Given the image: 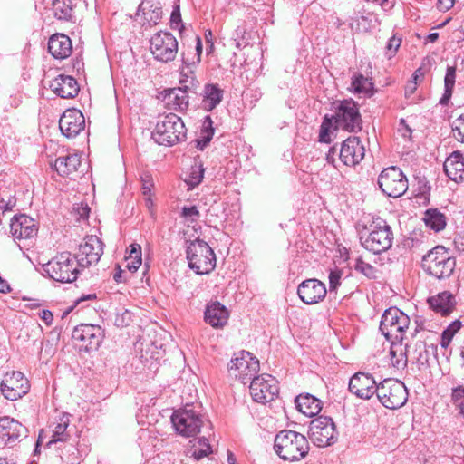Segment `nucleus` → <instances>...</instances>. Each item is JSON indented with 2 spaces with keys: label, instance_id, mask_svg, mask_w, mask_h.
I'll return each instance as SVG.
<instances>
[{
  "label": "nucleus",
  "instance_id": "1",
  "mask_svg": "<svg viewBox=\"0 0 464 464\" xmlns=\"http://www.w3.org/2000/svg\"><path fill=\"white\" fill-rule=\"evenodd\" d=\"M274 450L280 459L295 462L307 456L310 446L304 435L295 430H283L275 437Z\"/></svg>",
  "mask_w": 464,
  "mask_h": 464
},
{
  "label": "nucleus",
  "instance_id": "2",
  "mask_svg": "<svg viewBox=\"0 0 464 464\" xmlns=\"http://www.w3.org/2000/svg\"><path fill=\"white\" fill-rule=\"evenodd\" d=\"M393 232L387 221L376 218L369 225L368 231L360 237L362 246L374 255L389 250L393 243Z\"/></svg>",
  "mask_w": 464,
  "mask_h": 464
},
{
  "label": "nucleus",
  "instance_id": "3",
  "mask_svg": "<svg viewBox=\"0 0 464 464\" xmlns=\"http://www.w3.org/2000/svg\"><path fill=\"white\" fill-rule=\"evenodd\" d=\"M423 271L438 280L449 278L456 267V260L443 246H437L422 256Z\"/></svg>",
  "mask_w": 464,
  "mask_h": 464
},
{
  "label": "nucleus",
  "instance_id": "4",
  "mask_svg": "<svg viewBox=\"0 0 464 464\" xmlns=\"http://www.w3.org/2000/svg\"><path fill=\"white\" fill-rule=\"evenodd\" d=\"M186 254L189 267L198 275L209 274L216 267V255L204 240L187 242Z\"/></svg>",
  "mask_w": 464,
  "mask_h": 464
},
{
  "label": "nucleus",
  "instance_id": "5",
  "mask_svg": "<svg viewBox=\"0 0 464 464\" xmlns=\"http://www.w3.org/2000/svg\"><path fill=\"white\" fill-rule=\"evenodd\" d=\"M187 130L181 118L169 113L160 120L152 132V138L160 145L172 146L186 139Z\"/></svg>",
  "mask_w": 464,
  "mask_h": 464
},
{
  "label": "nucleus",
  "instance_id": "6",
  "mask_svg": "<svg viewBox=\"0 0 464 464\" xmlns=\"http://www.w3.org/2000/svg\"><path fill=\"white\" fill-rule=\"evenodd\" d=\"M334 114L332 115L336 129L348 132H358L362 128V119L359 104L353 99L337 101L334 103Z\"/></svg>",
  "mask_w": 464,
  "mask_h": 464
},
{
  "label": "nucleus",
  "instance_id": "7",
  "mask_svg": "<svg viewBox=\"0 0 464 464\" xmlns=\"http://www.w3.org/2000/svg\"><path fill=\"white\" fill-rule=\"evenodd\" d=\"M205 416L196 410L193 404L174 411L171 423L175 430L181 436L188 438L199 433L204 426Z\"/></svg>",
  "mask_w": 464,
  "mask_h": 464
},
{
  "label": "nucleus",
  "instance_id": "8",
  "mask_svg": "<svg viewBox=\"0 0 464 464\" xmlns=\"http://www.w3.org/2000/svg\"><path fill=\"white\" fill-rule=\"evenodd\" d=\"M78 263L70 253H62L43 266L50 278L60 283H72L77 279Z\"/></svg>",
  "mask_w": 464,
  "mask_h": 464
},
{
  "label": "nucleus",
  "instance_id": "9",
  "mask_svg": "<svg viewBox=\"0 0 464 464\" xmlns=\"http://www.w3.org/2000/svg\"><path fill=\"white\" fill-rule=\"evenodd\" d=\"M410 324L409 316L397 307L385 310L380 323V331L388 341L401 343Z\"/></svg>",
  "mask_w": 464,
  "mask_h": 464
},
{
  "label": "nucleus",
  "instance_id": "10",
  "mask_svg": "<svg viewBox=\"0 0 464 464\" xmlns=\"http://www.w3.org/2000/svg\"><path fill=\"white\" fill-rule=\"evenodd\" d=\"M376 396L387 409L402 407L408 400V391L404 383L395 379H385L378 384Z\"/></svg>",
  "mask_w": 464,
  "mask_h": 464
},
{
  "label": "nucleus",
  "instance_id": "11",
  "mask_svg": "<svg viewBox=\"0 0 464 464\" xmlns=\"http://www.w3.org/2000/svg\"><path fill=\"white\" fill-rule=\"evenodd\" d=\"M260 370L259 360L246 351L235 353L228 364L230 376L238 379L243 383H247L250 379L258 376Z\"/></svg>",
  "mask_w": 464,
  "mask_h": 464
},
{
  "label": "nucleus",
  "instance_id": "12",
  "mask_svg": "<svg viewBox=\"0 0 464 464\" xmlns=\"http://www.w3.org/2000/svg\"><path fill=\"white\" fill-rule=\"evenodd\" d=\"M378 186L387 197L399 198L407 191L408 179L400 168L392 166L381 172Z\"/></svg>",
  "mask_w": 464,
  "mask_h": 464
},
{
  "label": "nucleus",
  "instance_id": "13",
  "mask_svg": "<svg viewBox=\"0 0 464 464\" xmlns=\"http://www.w3.org/2000/svg\"><path fill=\"white\" fill-rule=\"evenodd\" d=\"M150 49L154 59L169 63L173 61L178 53V41L169 32L160 31L151 37Z\"/></svg>",
  "mask_w": 464,
  "mask_h": 464
},
{
  "label": "nucleus",
  "instance_id": "14",
  "mask_svg": "<svg viewBox=\"0 0 464 464\" xmlns=\"http://www.w3.org/2000/svg\"><path fill=\"white\" fill-rule=\"evenodd\" d=\"M309 434L312 441L317 447L330 446L337 440L334 422L332 418L323 415L310 422Z\"/></svg>",
  "mask_w": 464,
  "mask_h": 464
},
{
  "label": "nucleus",
  "instance_id": "15",
  "mask_svg": "<svg viewBox=\"0 0 464 464\" xmlns=\"http://www.w3.org/2000/svg\"><path fill=\"white\" fill-rule=\"evenodd\" d=\"M30 389L29 381L21 372H6L0 383V391L4 397L16 401L24 396Z\"/></svg>",
  "mask_w": 464,
  "mask_h": 464
},
{
  "label": "nucleus",
  "instance_id": "16",
  "mask_svg": "<svg viewBox=\"0 0 464 464\" xmlns=\"http://www.w3.org/2000/svg\"><path fill=\"white\" fill-rule=\"evenodd\" d=\"M103 254V243L95 235L87 236L84 243L79 246L75 259L81 267H88L97 264Z\"/></svg>",
  "mask_w": 464,
  "mask_h": 464
},
{
  "label": "nucleus",
  "instance_id": "17",
  "mask_svg": "<svg viewBox=\"0 0 464 464\" xmlns=\"http://www.w3.org/2000/svg\"><path fill=\"white\" fill-rule=\"evenodd\" d=\"M72 338L82 343V347L87 351L99 348L102 341V329L94 324H81L74 328Z\"/></svg>",
  "mask_w": 464,
  "mask_h": 464
},
{
  "label": "nucleus",
  "instance_id": "18",
  "mask_svg": "<svg viewBox=\"0 0 464 464\" xmlns=\"http://www.w3.org/2000/svg\"><path fill=\"white\" fill-rule=\"evenodd\" d=\"M364 156L365 148L361 140L356 136L347 138L339 149V158L348 167L358 165Z\"/></svg>",
  "mask_w": 464,
  "mask_h": 464
},
{
  "label": "nucleus",
  "instance_id": "19",
  "mask_svg": "<svg viewBox=\"0 0 464 464\" xmlns=\"http://www.w3.org/2000/svg\"><path fill=\"white\" fill-rule=\"evenodd\" d=\"M327 294L325 285L318 279L303 281L297 287L299 298L306 304H315L323 301Z\"/></svg>",
  "mask_w": 464,
  "mask_h": 464
},
{
  "label": "nucleus",
  "instance_id": "20",
  "mask_svg": "<svg viewBox=\"0 0 464 464\" xmlns=\"http://www.w3.org/2000/svg\"><path fill=\"white\" fill-rule=\"evenodd\" d=\"M349 391L358 398L369 400L378 391V384L371 374L357 372L350 379Z\"/></svg>",
  "mask_w": 464,
  "mask_h": 464
},
{
  "label": "nucleus",
  "instance_id": "21",
  "mask_svg": "<svg viewBox=\"0 0 464 464\" xmlns=\"http://www.w3.org/2000/svg\"><path fill=\"white\" fill-rule=\"evenodd\" d=\"M85 126V120L81 111L76 109L66 110L60 118L59 128L66 138H75Z\"/></svg>",
  "mask_w": 464,
  "mask_h": 464
},
{
  "label": "nucleus",
  "instance_id": "22",
  "mask_svg": "<svg viewBox=\"0 0 464 464\" xmlns=\"http://www.w3.org/2000/svg\"><path fill=\"white\" fill-rule=\"evenodd\" d=\"M53 434L48 445L57 442H70L73 447L75 440L72 438L76 433L75 428L71 426V415L68 413H62L53 423Z\"/></svg>",
  "mask_w": 464,
  "mask_h": 464
},
{
  "label": "nucleus",
  "instance_id": "23",
  "mask_svg": "<svg viewBox=\"0 0 464 464\" xmlns=\"http://www.w3.org/2000/svg\"><path fill=\"white\" fill-rule=\"evenodd\" d=\"M10 231L16 239H32L37 235L35 220L27 215L14 217L10 224Z\"/></svg>",
  "mask_w": 464,
  "mask_h": 464
},
{
  "label": "nucleus",
  "instance_id": "24",
  "mask_svg": "<svg viewBox=\"0 0 464 464\" xmlns=\"http://www.w3.org/2000/svg\"><path fill=\"white\" fill-rule=\"evenodd\" d=\"M50 89L59 97L69 99L75 97L80 87L77 81L70 75L60 74L49 83Z\"/></svg>",
  "mask_w": 464,
  "mask_h": 464
},
{
  "label": "nucleus",
  "instance_id": "25",
  "mask_svg": "<svg viewBox=\"0 0 464 464\" xmlns=\"http://www.w3.org/2000/svg\"><path fill=\"white\" fill-rule=\"evenodd\" d=\"M26 429L19 421L5 416L0 418V443L7 445L14 443L21 436L24 435Z\"/></svg>",
  "mask_w": 464,
  "mask_h": 464
},
{
  "label": "nucleus",
  "instance_id": "26",
  "mask_svg": "<svg viewBox=\"0 0 464 464\" xmlns=\"http://www.w3.org/2000/svg\"><path fill=\"white\" fill-rule=\"evenodd\" d=\"M224 90L218 83H206L200 93L201 108L206 111L216 109L223 100Z\"/></svg>",
  "mask_w": 464,
  "mask_h": 464
},
{
  "label": "nucleus",
  "instance_id": "27",
  "mask_svg": "<svg viewBox=\"0 0 464 464\" xmlns=\"http://www.w3.org/2000/svg\"><path fill=\"white\" fill-rule=\"evenodd\" d=\"M48 51L55 59L63 60L72 53V41L63 34H55L49 39Z\"/></svg>",
  "mask_w": 464,
  "mask_h": 464
},
{
  "label": "nucleus",
  "instance_id": "28",
  "mask_svg": "<svg viewBox=\"0 0 464 464\" xmlns=\"http://www.w3.org/2000/svg\"><path fill=\"white\" fill-rule=\"evenodd\" d=\"M188 90L182 87L172 88L165 91L164 101L169 109L185 111L189 105Z\"/></svg>",
  "mask_w": 464,
  "mask_h": 464
},
{
  "label": "nucleus",
  "instance_id": "29",
  "mask_svg": "<svg viewBox=\"0 0 464 464\" xmlns=\"http://www.w3.org/2000/svg\"><path fill=\"white\" fill-rule=\"evenodd\" d=\"M82 166L81 156L78 154H67L58 157L53 164L54 169L60 176L72 177L78 172Z\"/></svg>",
  "mask_w": 464,
  "mask_h": 464
},
{
  "label": "nucleus",
  "instance_id": "30",
  "mask_svg": "<svg viewBox=\"0 0 464 464\" xmlns=\"http://www.w3.org/2000/svg\"><path fill=\"white\" fill-rule=\"evenodd\" d=\"M228 318V312L219 302H213L207 305L205 310V321L211 326L223 327Z\"/></svg>",
  "mask_w": 464,
  "mask_h": 464
},
{
  "label": "nucleus",
  "instance_id": "31",
  "mask_svg": "<svg viewBox=\"0 0 464 464\" xmlns=\"http://www.w3.org/2000/svg\"><path fill=\"white\" fill-rule=\"evenodd\" d=\"M430 306L443 316L449 315L455 308V296L448 291L442 292L429 299Z\"/></svg>",
  "mask_w": 464,
  "mask_h": 464
},
{
  "label": "nucleus",
  "instance_id": "32",
  "mask_svg": "<svg viewBox=\"0 0 464 464\" xmlns=\"http://www.w3.org/2000/svg\"><path fill=\"white\" fill-rule=\"evenodd\" d=\"M295 403L298 411L307 417L316 416L322 410V401L310 393L298 395Z\"/></svg>",
  "mask_w": 464,
  "mask_h": 464
},
{
  "label": "nucleus",
  "instance_id": "33",
  "mask_svg": "<svg viewBox=\"0 0 464 464\" xmlns=\"http://www.w3.org/2000/svg\"><path fill=\"white\" fill-rule=\"evenodd\" d=\"M461 152L453 151L445 160L443 169L446 175L457 183L464 181V167L459 161Z\"/></svg>",
  "mask_w": 464,
  "mask_h": 464
},
{
  "label": "nucleus",
  "instance_id": "34",
  "mask_svg": "<svg viewBox=\"0 0 464 464\" xmlns=\"http://www.w3.org/2000/svg\"><path fill=\"white\" fill-rule=\"evenodd\" d=\"M392 347L390 351L392 364L397 369H404L407 366L408 353H411L410 348L406 345L402 348L401 343H396L397 341H391Z\"/></svg>",
  "mask_w": 464,
  "mask_h": 464
},
{
  "label": "nucleus",
  "instance_id": "35",
  "mask_svg": "<svg viewBox=\"0 0 464 464\" xmlns=\"http://www.w3.org/2000/svg\"><path fill=\"white\" fill-rule=\"evenodd\" d=\"M278 381L270 374L263 373V405L278 398Z\"/></svg>",
  "mask_w": 464,
  "mask_h": 464
},
{
  "label": "nucleus",
  "instance_id": "36",
  "mask_svg": "<svg viewBox=\"0 0 464 464\" xmlns=\"http://www.w3.org/2000/svg\"><path fill=\"white\" fill-rule=\"evenodd\" d=\"M423 220L430 229L439 232L446 227V217L436 208H430L425 211Z\"/></svg>",
  "mask_w": 464,
  "mask_h": 464
},
{
  "label": "nucleus",
  "instance_id": "37",
  "mask_svg": "<svg viewBox=\"0 0 464 464\" xmlns=\"http://www.w3.org/2000/svg\"><path fill=\"white\" fill-rule=\"evenodd\" d=\"M195 66L196 65L183 64L179 77V83L182 85L181 87L192 92H196L199 86V82L196 78L195 72L193 70Z\"/></svg>",
  "mask_w": 464,
  "mask_h": 464
},
{
  "label": "nucleus",
  "instance_id": "38",
  "mask_svg": "<svg viewBox=\"0 0 464 464\" xmlns=\"http://www.w3.org/2000/svg\"><path fill=\"white\" fill-rule=\"evenodd\" d=\"M456 79V67L448 66L444 78V93L440 100L441 105H447L451 98Z\"/></svg>",
  "mask_w": 464,
  "mask_h": 464
},
{
  "label": "nucleus",
  "instance_id": "39",
  "mask_svg": "<svg viewBox=\"0 0 464 464\" xmlns=\"http://www.w3.org/2000/svg\"><path fill=\"white\" fill-rule=\"evenodd\" d=\"M214 135L213 121L209 115L204 118L200 131V138L197 140V148L203 150L210 142Z\"/></svg>",
  "mask_w": 464,
  "mask_h": 464
},
{
  "label": "nucleus",
  "instance_id": "40",
  "mask_svg": "<svg viewBox=\"0 0 464 464\" xmlns=\"http://www.w3.org/2000/svg\"><path fill=\"white\" fill-rule=\"evenodd\" d=\"M352 88L355 93H362L367 96H372L373 92V84L370 80L359 73L352 79Z\"/></svg>",
  "mask_w": 464,
  "mask_h": 464
},
{
  "label": "nucleus",
  "instance_id": "41",
  "mask_svg": "<svg viewBox=\"0 0 464 464\" xmlns=\"http://www.w3.org/2000/svg\"><path fill=\"white\" fill-rule=\"evenodd\" d=\"M52 10L53 15L59 20L69 21L72 16V7L70 1L67 3L65 0H53Z\"/></svg>",
  "mask_w": 464,
  "mask_h": 464
},
{
  "label": "nucleus",
  "instance_id": "42",
  "mask_svg": "<svg viewBox=\"0 0 464 464\" xmlns=\"http://www.w3.org/2000/svg\"><path fill=\"white\" fill-rule=\"evenodd\" d=\"M409 354L411 355L420 365H425L429 362V347H427L426 343L422 341H417L414 344V348Z\"/></svg>",
  "mask_w": 464,
  "mask_h": 464
},
{
  "label": "nucleus",
  "instance_id": "43",
  "mask_svg": "<svg viewBox=\"0 0 464 464\" xmlns=\"http://www.w3.org/2000/svg\"><path fill=\"white\" fill-rule=\"evenodd\" d=\"M202 41L199 36L196 37L195 53H192V59H189V50L187 53H182L183 64L197 65L200 63L202 54Z\"/></svg>",
  "mask_w": 464,
  "mask_h": 464
},
{
  "label": "nucleus",
  "instance_id": "44",
  "mask_svg": "<svg viewBox=\"0 0 464 464\" xmlns=\"http://www.w3.org/2000/svg\"><path fill=\"white\" fill-rule=\"evenodd\" d=\"M451 400L459 413L464 418V386L452 389Z\"/></svg>",
  "mask_w": 464,
  "mask_h": 464
},
{
  "label": "nucleus",
  "instance_id": "45",
  "mask_svg": "<svg viewBox=\"0 0 464 464\" xmlns=\"http://www.w3.org/2000/svg\"><path fill=\"white\" fill-rule=\"evenodd\" d=\"M334 119L333 117H329L328 115H325L323 122L320 126V132H319V141L324 142V143H330V131L331 128L333 126Z\"/></svg>",
  "mask_w": 464,
  "mask_h": 464
},
{
  "label": "nucleus",
  "instance_id": "46",
  "mask_svg": "<svg viewBox=\"0 0 464 464\" xmlns=\"http://www.w3.org/2000/svg\"><path fill=\"white\" fill-rule=\"evenodd\" d=\"M453 137L461 143H464V114L457 117L451 123Z\"/></svg>",
  "mask_w": 464,
  "mask_h": 464
},
{
  "label": "nucleus",
  "instance_id": "47",
  "mask_svg": "<svg viewBox=\"0 0 464 464\" xmlns=\"http://www.w3.org/2000/svg\"><path fill=\"white\" fill-rule=\"evenodd\" d=\"M203 176L204 169L202 167L193 166L188 177L186 179V182L190 187V188H193L202 181Z\"/></svg>",
  "mask_w": 464,
  "mask_h": 464
},
{
  "label": "nucleus",
  "instance_id": "48",
  "mask_svg": "<svg viewBox=\"0 0 464 464\" xmlns=\"http://www.w3.org/2000/svg\"><path fill=\"white\" fill-rule=\"evenodd\" d=\"M343 270L337 267L330 269L328 279H329V292H336L337 288L341 285V280L343 276Z\"/></svg>",
  "mask_w": 464,
  "mask_h": 464
},
{
  "label": "nucleus",
  "instance_id": "49",
  "mask_svg": "<svg viewBox=\"0 0 464 464\" xmlns=\"http://www.w3.org/2000/svg\"><path fill=\"white\" fill-rule=\"evenodd\" d=\"M354 269L357 272L363 274L368 278H374L376 274V269L370 264L364 262L362 259H357L354 265Z\"/></svg>",
  "mask_w": 464,
  "mask_h": 464
},
{
  "label": "nucleus",
  "instance_id": "50",
  "mask_svg": "<svg viewBox=\"0 0 464 464\" xmlns=\"http://www.w3.org/2000/svg\"><path fill=\"white\" fill-rule=\"evenodd\" d=\"M401 44V38L396 35H393L389 39L385 46V55L388 59L392 58L396 54Z\"/></svg>",
  "mask_w": 464,
  "mask_h": 464
},
{
  "label": "nucleus",
  "instance_id": "51",
  "mask_svg": "<svg viewBox=\"0 0 464 464\" xmlns=\"http://www.w3.org/2000/svg\"><path fill=\"white\" fill-rule=\"evenodd\" d=\"M249 392L254 401L261 402V381L259 375L249 380Z\"/></svg>",
  "mask_w": 464,
  "mask_h": 464
},
{
  "label": "nucleus",
  "instance_id": "52",
  "mask_svg": "<svg viewBox=\"0 0 464 464\" xmlns=\"http://www.w3.org/2000/svg\"><path fill=\"white\" fill-rule=\"evenodd\" d=\"M143 14L144 19L148 22L150 25H156L161 19V11L160 8H155L154 10L143 12Z\"/></svg>",
  "mask_w": 464,
  "mask_h": 464
},
{
  "label": "nucleus",
  "instance_id": "53",
  "mask_svg": "<svg viewBox=\"0 0 464 464\" xmlns=\"http://www.w3.org/2000/svg\"><path fill=\"white\" fill-rule=\"evenodd\" d=\"M212 452L211 447L197 448L196 445L188 451L190 457L195 460H199Z\"/></svg>",
  "mask_w": 464,
  "mask_h": 464
},
{
  "label": "nucleus",
  "instance_id": "54",
  "mask_svg": "<svg viewBox=\"0 0 464 464\" xmlns=\"http://www.w3.org/2000/svg\"><path fill=\"white\" fill-rule=\"evenodd\" d=\"M181 22L182 21H181V14H180L179 5H176L173 7V10H172V13H171V15H170V26H171V28H173V29H179V26L181 28H183V25H182Z\"/></svg>",
  "mask_w": 464,
  "mask_h": 464
},
{
  "label": "nucleus",
  "instance_id": "55",
  "mask_svg": "<svg viewBox=\"0 0 464 464\" xmlns=\"http://www.w3.org/2000/svg\"><path fill=\"white\" fill-rule=\"evenodd\" d=\"M181 215L189 221L195 222L199 218V211L195 206L183 207Z\"/></svg>",
  "mask_w": 464,
  "mask_h": 464
},
{
  "label": "nucleus",
  "instance_id": "56",
  "mask_svg": "<svg viewBox=\"0 0 464 464\" xmlns=\"http://www.w3.org/2000/svg\"><path fill=\"white\" fill-rule=\"evenodd\" d=\"M397 131L404 140H411L412 130L404 119L399 121Z\"/></svg>",
  "mask_w": 464,
  "mask_h": 464
},
{
  "label": "nucleus",
  "instance_id": "57",
  "mask_svg": "<svg viewBox=\"0 0 464 464\" xmlns=\"http://www.w3.org/2000/svg\"><path fill=\"white\" fill-rule=\"evenodd\" d=\"M141 183H142V193L143 196H147L149 194H151V189L154 186L152 177L145 173L141 176Z\"/></svg>",
  "mask_w": 464,
  "mask_h": 464
},
{
  "label": "nucleus",
  "instance_id": "58",
  "mask_svg": "<svg viewBox=\"0 0 464 464\" xmlns=\"http://www.w3.org/2000/svg\"><path fill=\"white\" fill-rule=\"evenodd\" d=\"M454 5V0H438L437 8L440 11L446 12L450 10Z\"/></svg>",
  "mask_w": 464,
  "mask_h": 464
},
{
  "label": "nucleus",
  "instance_id": "59",
  "mask_svg": "<svg viewBox=\"0 0 464 464\" xmlns=\"http://www.w3.org/2000/svg\"><path fill=\"white\" fill-rule=\"evenodd\" d=\"M339 154V150L336 146H333L329 149L327 154H326V160L329 164H334L335 162V156Z\"/></svg>",
  "mask_w": 464,
  "mask_h": 464
},
{
  "label": "nucleus",
  "instance_id": "60",
  "mask_svg": "<svg viewBox=\"0 0 464 464\" xmlns=\"http://www.w3.org/2000/svg\"><path fill=\"white\" fill-rule=\"evenodd\" d=\"M126 267L128 268L129 271L132 273L136 272L141 265V259H126Z\"/></svg>",
  "mask_w": 464,
  "mask_h": 464
},
{
  "label": "nucleus",
  "instance_id": "61",
  "mask_svg": "<svg viewBox=\"0 0 464 464\" xmlns=\"http://www.w3.org/2000/svg\"><path fill=\"white\" fill-rule=\"evenodd\" d=\"M126 259H141V249H140V246L138 245L137 247L132 245L131 246V250L128 256V257Z\"/></svg>",
  "mask_w": 464,
  "mask_h": 464
},
{
  "label": "nucleus",
  "instance_id": "62",
  "mask_svg": "<svg viewBox=\"0 0 464 464\" xmlns=\"http://www.w3.org/2000/svg\"><path fill=\"white\" fill-rule=\"evenodd\" d=\"M15 201L13 198H9L8 201H5L3 198L0 200V210L3 212L12 210L14 207Z\"/></svg>",
  "mask_w": 464,
  "mask_h": 464
},
{
  "label": "nucleus",
  "instance_id": "63",
  "mask_svg": "<svg viewBox=\"0 0 464 464\" xmlns=\"http://www.w3.org/2000/svg\"><path fill=\"white\" fill-rule=\"evenodd\" d=\"M412 77H413V81L409 82L406 85V87H405V94H406V96L411 95L414 92V91L416 90V85H417L416 80L418 78V75L416 74V72H414Z\"/></svg>",
  "mask_w": 464,
  "mask_h": 464
},
{
  "label": "nucleus",
  "instance_id": "64",
  "mask_svg": "<svg viewBox=\"0 0 464 464\" xmlns=\"http://www.w3.org/2000/svg\"><path fill=\"white\" fill-rule=\"evenodd\" d=\"M39 316L47 324H50L53 321V314L49 310H42L39 313Z\"/></svg>",
  "mask_w": 464,
  "mask_h": 464
}]
</instances>
